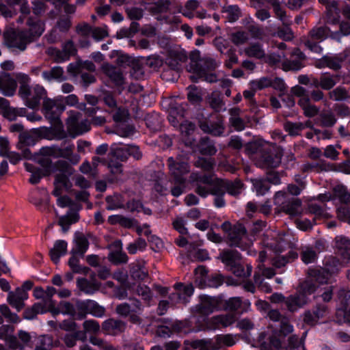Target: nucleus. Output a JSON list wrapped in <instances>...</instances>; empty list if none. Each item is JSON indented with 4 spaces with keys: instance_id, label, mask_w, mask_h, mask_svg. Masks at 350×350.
<instances>
[{
    "instance_id": "obj_1",
    "label": "nucleus",
    "mask_w": 350,
    "mask_h": 350,
    "mask_svg": "<svg viewBox=\"0 0 350 350\" xmlns=\"http://www.w3.org/2000/svg\"><path fill=\"white\" fill-rule=\"evenodd\" d=\"M338 263V260L335 258H332L329 264L326 265V268L321 269H311L309 271L310 278L307 280H312L313 284L316 286V291H319V293L323 291L321 296L324 301H329L332 297L333 288L330 285H327L324 287H321L319 284H323L328 282L331 275L338 270V268L332 267L331 264L336 266V263Z\"/></svg>"
},
{
    "instance_id": "obj_2",
    "label": "nucleus",
    "mask_w": 350,
    "mask_h": 350,
    "mask_svg": "<svg viewBox=\"0 0 350 350\" xmlns=\"http://www.w3.org/2000/svg\"><path fill=\"white\" fill-rule=\"evenodd\" d=\"M17 79L21 81V85L19 88V95L23 99L26 100V105L31 109L36 107L42 98H44L46 94L45 89L40 85H35L29 87L27 83L30 81V78L25 74H18Z\"/></svg>"
},
{
    "instance_id": "obj_3",
    "label": "nucleus",
    "mask_w": 350,
    "mask_h": 350,
    "mask_svg": "<svg viewBox=\"0 0 350 350\" xmlns=\"http://www.w3.org/2000/svg\"><path fill=\"white\" fill-rule=\"evenodd\" d=\"M316 292V286L312 280H306L300 285V289L295 295H290L285 300L288 310L294 312L303 307L308 302V295Z\"/></svg>"
},
{
    "instance_id": "obj_4",
    "label": "nucleus",
    "mask_w": 350,
    "mask_h": 350,
    "mask_svg": "<svg viewBox=\"0 0 350 350\" xmlns=\"http://www.w3.org/2000/svg\"><path fill=\"white\" fill-rule=\"evenodd\" d=\"M3 37L5 44L13 52L24 51L27 44L32 42L27 30L8 31L4 33Z\"/></svg>"
},
{
    "instance_id": "obj_5",
    "label": "nucleus",
    "mask_w": 350,
    "mask_h": 350,
    "mask_svg": "<svg viewBox=\"0 0 350 350\" xmlns=\"http://www.w3.org/2000/svg\"><path fill=\"white\" fill-rule=\"evenodd\" d=\"M275 212H284L290 216H296L301 213V202L297 198H288L284 191H278L274 196Z\"/></svg>"
},
{
    "instance_id": "obj_6",
    "label": "nucleus",
    "mask_w": 350,
    "mask_h": 350,
    "mask_svg": "<svg viewBox=\"0 0 350 350\" xmlns=\"http://www.w3.org/2000/svg\"><path fill=\"white\" fill-rule=\"evenodd\" d=\"M188 182L197 183L196 192L202 198H205L209 194H224L223 189L219 187V183L215 185L211 177L206 176H200L196 173H191L189 175Z\"/></svg>"
},
{
    "instance_id": "obj_7",
    "label": "nucleus",
    "mask_w": 350,
    "mask_h": 350,
    "mask_svg": "<svg viewBox=\"0 0 350 350\" xmlns=\"http://www.w3.org/2000/svg\"><path fill=\"white\" fill-rule=\"evenodd\" d=\"M334 195L340 202L337 208V217L350 224V193L345 187L338 185L334 188Z\"/></svg>"
},
{
    "instance_id": "obj_8",
    "label": "nucleus",
    "mask_w": 350,
    "mask_h": 350,
    "mask_svg": "<svg viewBox=\"0 0 350 350\" xmlns=\"http://www.w3.org/2000/svg\"><path fill=\"white\" fill-rule=\"evenodd\" d=\"M167 164L171 176L176 183H185L186 176L189 173V166L185 161L175 160L173 157L168 158Z\"/></svg>"
},
{
    "instance_id": "obj_9",
    "label": "nucleus",
    "mask_w": 350,
    "mask_h": 350,
    "mask_svg": "<svg viewBox=\"0 0 350 350\" xmlns=\"http://www.w3.org/2000/svg\"><path fill=\"white\" fill-rule=\"evenodd\" d=\"M228 238L232 246H236L245 250L252 244V241L247 238L246 230L242 225H237L230 228Z\"/></svg>"
},
{
    "instance_id": "obj_10",
    "label": "nucleus",
    "mask_w": 350,
    "mask_h": 350,
    "mask_svg": "<svg viewBox=\"0 0 350 350\" xmlns=\"http://www.w3.org/2000/svg\"><path fill=\"white\" fill-rule=\"evenodd\" d=\"M47 312H51L53 317L62 314V308L59 307V304L57 307H56L55 300L48 301L47 304H34L31 308L26 310L25 318L31 319L38 314H44Z\"/></svg>"
},
{
    "instance_id": "obj_11",
    "label": "nucleus",
    "mask_w": 350,
    "mask_h": 350,
    "mask_svg": "<svg viewBox=\"0 0 350 350\" xmlns=\"http://www.w3.org/2000/svg\"><path fill=\"white\" fill-rule=\"evenodd\" d=\"M282 155V151L278 148L262 152L257 159L256 165L262 168L277 167L281 163Z\"/></svg>"
},
{
    "instance_id": "obj_12",
    "label": "nucleus",
    "mask_w": 350,
    "mask_h": 350,
    "mask_svg": "<svg viewBox=\"0 0 350 350\" xmlns=\"http://www.w3.org/2000/svg\"><path fill=\"white\" fill-rule=\"evenodd\" d=\"M80 113L77 111H70L67 119L68 131L75 134L80 135L88 131L90 129V124L87 120L79 121Z\"/></svg>"
},
{
    "instance_id": "obj_13",
    "label": "nucleus",
    "mask_w": 350,
    "mask_h": 350,
    "mask_svg": "<svg viewBox=\"0 0 350 350\" xmlns=\"http://www.w3.org/2000/svg\"><path fill=\"white\" fill-rule=\"evenodd\" d=\"M176 293L170 295V299L172 304H175L179 302L186 304L188 302V298L191 297L194 291L193 286L191 284H183L178 283L174 285Z\"/></svg>"
},
{
    "instance_id": "obj_14",
    "label": "nucleus",
    "mask_w": 350,
    "mask_h": 350,
    "mask_svg": "<svg viewBox=\"0 0 350 350\" xmlns=\"http://www.w3.org/2000/svg\"><path fill=\"white\" fill-rule=\"evenodd\" d=\"M217 306V300L207 295L200 296V303L195 306L192 312L193 314L207 316L212 313Z\"/></svg>"
},
{
    "instance_id": "obj_15",
    "label": "nucleus",
    "mask_w": 350,
    "mask_h": 350,
    "mask_svg": "<svg viewBox=\"0 0 350 350\" xmlns=\"http://www.w3.org/2000/svg\"><path fill=\"white\" fill-rule=\"evenodd\" d=\"M111 159L109 161L108 166L113 174H119L122 172V165L119 162H115L113 158H116L121 161L125 160L128 157L127 147H114L112 148L110 152Z\"/></svg>"
},
{
    "instance_id": "obj_16",
    "label": "nucleus",
    "mask_w": 350,
    "mask_h": 350,
    "mask_svg": "<svg viewBox=\"0 0 350 350\" xmlns=\"http://www.w3.org/2000/svg\"><path fill=\"white\" fill-rule=\"evenodd\" d=\"M28 297V293L23 289L16 288L14 291H9L7 301L16 311L20 312L25 307V301Z\"/></svg>"
},
{
    "instance_id": "obj_17",
    "label": "nucleus",
    "mask_w": 350,
    "mask_h": 350,
    "mask_svg": "<svg viewBox=\"0 0 350 350\" xmlns=\"http://www.w3.org/2000/svg\"><path fill=\"white\" fill-rule=\"evenodd\" d=\"M189 72H193V75L190 76V79L193 81H197L198 79L205 81L209 83L217 81V77L215 75L211 73L206 74L204 70L200 68L195 61H191L190 64L187 67Z\"/></svg>"
},
{
    "instance_id": "obj_18",
    "label": "nucleus",
    "mask_w": 350,
    "mask_h": 350,
    "mask_svg": "<svg viewBox=\"0 0 350 350\" xmlns=\"http://www.w3.org/2000/svg\"><path fill=\"white\" fill-rule=\"evenodd\" d=\"M235 321V316L232 314L217 315L207 320L206 325L208 329H217L220 327H228Z\"/></svg>"
},
{
    "instance_id": "obj_19",
    "label": "nucleus",
    "mask_w": 350,
    "mask_h": 350,
    "mask_svg": "<svg viewBox=\"0 0 350 350\" xmlns=\"http://www.w3.org/2000/svg\"><path fill=\"white\" fill-rule=\"evenodd\" d=\"M336 247L342 257V263H350V239L342 236L337 237Z\"/></svg>"
},
{
    "instance_id": "obj_20",
    "label": "nucleus",
    "mask_w": 350,
    "mask_h": 350,
    "mask_svg": "<svg viewBox=\"0 0 350 350\" xmlns=\"http://www.w3.org/2000/svg\"><path fill=\"white\" fill-rule=\"evenodd\" d=\"M16 88V81L10 74L3 73L0 76V90L3 94L12 96L14 94Z\"/></svg>"
},
{
    "instance_id": "obj_21",
    "label": "nucleus",
    "mask_w": 350,
    "mask_h": 350,
    "mask_svg": "<svg viewBox=\"0 0 350 350\" xmlns=\"http://www.w3.org/2000/svg\"><path fill=\"white\" fill-rule=\"evenodd\" d=\"M102 70L116 85L120 86L124 84L123 74L119 68L105 63L102 65Z\"/></svg>"
},
{
    "instance_id": "obj_22",
    "label": "nucleus",
    "mask_w": 350,
    "mask_h": 350,
    "mask_svg": "<svg viewBox=\"0 0 350 350\" xmlns=\"http://www.w3.org/2000/svg\"><path fill=\"white\" fill-rule=\"evenodd\" d=\"M292 56L295 57V59L283 62L282 68L284 70H299L303 67L302 61L305 57L299 49H295L293 51Z\"/></svg>"
},
{
    "instance_id": "obj_23",
    "label": "nucleus",
    "mask_w": 350,
    "mask_h": 350,
    "mask_svg": "<svg viewBox=\"0 0 350 350\" xmlns=\"http://www.w3.org/2000/svg\"><path fill=\"white\" fill-rule=\"evenodd\" d=\"M336 321L338 323L350 325V293L342 300V306L336 311Z\"/></svg>"
},
{
    "instance_id": "obj_24",
    "label": "nucleus",
    "mask_w": 350,
    "mask_h": 350,
    "mask_svg": "<svg viewBox=\"0 0 350 350\" xmlns=\"http://www.w3.org/2000/svg\"><path fill=\"white\" fill-rule=\"evenodd\" d=\"M102 327L109 334H118L124 331L126 324L122 321L109 319L104 321Z\"/></svg>"
},
{
    "instance_id": "obj_25",
    "label": "nucleus",
    "mask_w": 350,
    "mask_h": 350,
    "mask_svg": "<svg viewBox=\"0 0 350 350\" xmlns=\"http://www.w3.org/2000/svg\"><path fill=\"white\" fill-rule=\"evenodd\" d=\"M211 350H217L226 347L233 346L236 343V338L232 334L217 335L213 342L212 340Z\"/></svg>"
},
{
    "instance_id": "obj_26",
    "label": "nucleus",
    "mask_w": 350,
    "mask_h": 350,
    "mask_svg": "<svg viewBox=\"0 0 350 350\" xmlns=\"http://www.w3.org/2000/svg\"><path fill=\"white\" fill-rule=\"evenodd\" d=\"M67 246V243L64 240H57L55 242L49 252L51 259L54 263L57 264L60 257L66 254Z\"/></svg>"
},
{
    "instance_id": "obj_27",
    "label": "nucleus",
    "mask_w": 350,
    "mask_h": 350,
    "mask_svg": "<svg viewBox=\"0 0 350 350\" xmlns=\"http://www.w3.org/2000/svg\"><path fill=\"white\" fill-rule=\"evenodd\" d=\"M75 247L71 250L72 254L83 256L89 247V242L83 234H76L74 239Z\"/></svg>"
},
{
    "instance_id": "obj_28",
    "label": "nucleus",
    "mask_w": 350,
    "mask_h": 350,
    "mask_svg": "<svg viewBox=\"0 0 350 350\" xmlns=\"http://www.w3.org/2000/svg\"><path fill=\"white\" fill-rule=\"evenodd\" d=\"M29 30L27 31L32 41L34 38L40 37L44 31V24L40 19L29 18L27 22Z\"/></svg>"
},
{
    "instance_id": "obj_29",
    "label": "nucleus",
    "mask_w": 350,
    "mask_h": 350,
    "mask_svg": "<svg viewBox=\"0 0 350 350\" xmlns=\"http://www.w3.org/2000/svg\"><path fill=\"white\" fill-rule=\"evenodd\" d=\"M219 187L223 189L224 193L225 191H227L229 194L237 196L241 193L243 184L240 180H235L234 182L221 180L219 183Z\"/></svg>"
},
{
    "instance_id": "obj_30",
    "label": "nucleus",
    "mask_w": 350,
    "mask_h": 350,
    "mask_svg": "<svg viewBox=\"0 0 350 350\" xmlns=\"http://www.w3.org/2000/svg\"><path fill=\"white\" fill-rule=\"evenodd\" d=\"M74 147L73 144L68 145L63 148L57 147V158L63 157L69 160L72 163L77 164L80 160V157L77 154H73Z\"/></svg>"
},
{
    "instance_id": "obj_31",
    "label": "nucleus",
    "mask_w": 350,
    "mask_h": 350,
    "mask_svg": "<svg viewBox=\"0 0 350 350\" xmlns=\"http://www.w3.org/2000/svg\"><path fill=\"white\" fill-rule=\"evenodd\" d=\"M340 77L337 75L324 73L320 76V88L329 90L334 88L339 82Z\"/></svg>"
},
{
    "instance_id": "obj_32",
    "label": "nucleus",
    "mask_w": 350,
    "mask_h": 350,
    "mask_svg": "<svg viewBox=\"0 0 350 350\" xmlns=\"http://www.w3.org/2000/svg\"><path fill=\"white\" fill-rule=\"evenodd\" d=\"M79 288L86 294H93L99 289L100 285L96 282L88 281L85 278H79L77 281Z\"/></svg>"
},
{
    "instance_id": "obj_33",
    "label": "nucleus",
    "mask_w": 350,
    "mask_h": 350,
    "mask_svg": "<svg viewBox=\"0 0 350 350\" xmlns=\"http://www.w3.org/2000/svg\"><path fill=\"white\" fill-rule=\"evenodd\" d=\"M298 105L304 111L306 117L312 118L318 114L319 109L310 103L309 98H304L298 100Z\"/></svg>"
},
{
    "instance_id": "obj_34",
    "label": "nucleus",
    "mask_w": 350,
    "mask_h": 350,
    "mask_svg": "<svg viewBox=\"0 0 350 350\" xmlns=\"http://www.w3.org/2000/svg\"><path fill=\"white\" fill-rule=\"evenodd\" d=\"M220 259L227 266L231 267L238 263L241 259L240 254L235 250L223 252L220 255Z\"/></svg>"
},
{
    "instance_id": "obj_35",
    "label": "nucleus",
    "mask_w": 350,
    "mask_h": 350,
    "mask_svg": "<svg viewBox=\"0 0 350 350\" xmlns=\"http://www.w3.org/2000/svg\"><path fill=\"white\" fill-rule=\"evenodd\" d=\"M131 275L133 279L144 280L148 277V270L143 262L133 264L131 269Z\"/></svg>"
},
{
    "instance_id": "obj_36",
    "label": "nucleus",
    "mask_w": 350,
    "mask_h": 350,
    "mask_svg": "<svg viewBox=\"0 0 350 350\" xmlns=\"http://www.w3.org/2000/svg\"><path fill=\"white\" fill-rule=\"evenodd\" d=\"M222 12L226 14V18L230 23L237 21L241 16V11L238 5H225L222 8Z\"/></svg>"
},
{
    "instance_id": "obj_37",
    "label": "nucleus",
    "mask_w": 350,
    "mask_h": 350,
    "mask_svg": "<svg viewBox=\"0 0 350 350\" xmlns=\"http://www.w3.org/2000/svg\"><path fill=\"white\" fill-rule=\"evenodd\" d=\"M42 75V77L47 81L55 79L58 81H62L65 80L66 78L64 75L63 68L60 66H55L49 70L44 71Z\"/></svg>"
},
{
    "instance_id": "obj_38",
    "label": "nucleus",
    "mask_w": 350,
    "mask_h": 350,
    "mask_svg": "<svg viewBox=\"0 0 350 350\" xmlns=\"http://www.w3.org/2000/svg\"><path fill=\"white\" fill-rule=\"evenodd\" d=\"M240 111V109L238 107L230 109V122L237 131H242L245 129V122L239 117Z\"/></svg>"
},
{
    "instance_id": "obj_39",
    "label": "nucleus",
    "mask_w": 350,
    "mask_h": 350,
    "mask_svg": "<svg viewBox=\"0 0 350 350\" xmlns=\"http://www.w3.org/2000/svg\"><path fill=\"white\" fill-rule=\"evenodd\" d=\"M78 220V213L75 211H70L66 215L59 217L58 224L64 231H66L71 224L76 223Z\"/></svg>"
},
{
    "instance_id": "obj_40",
    "label": "nucleus",
    "mask_w": 350,
    "mask_h": 350,
    "mask_svg": "<svg viewBox=\"0 0 350 350\" xmlns=\"http://www.w3.org/2000/svg\"><path fill=\"white\" fill-rule=\"evenodd\" d=\"M245 54L250 57L262 59L265 57V52L262 46L258 43L252 44L244 49Z\"/></svg>"
},
{
    "instance_id": "obj_41",
    "label": "nucleus",
    "mask_w": 350,
    "mask_h": 350,
    "mask_svg": "<svg viewBox=\"0 0 350 350\" xmlns=\"http://www.w3.org/2000/svg\"><path fill=\"white\" fill-rule=\"evenodd\" d=\"M56 103L54 100L46 98L43 101L42 111L45 117L49 120H55L57 118L55 113Z\"/></svg>"
},
{
    "instance_id": "obj_42",
    "label": "nucleus",
    "mask_w": 350,
    "mask_h": 350,
    "mask_svg": "<svg viewBox=\"0 0 350 350\" xmlns=\"http://www.w3.org/2000/svg\"><path fill=\"white\" fill-rule=\"evenodd\" d=\"M276 239L275 244L271 243V245L274 247L277 252H282L285 248L290 247L291 235L289 234H279Z\"/></svg>"
},
{
    "instance_id": "obj_43",
    "label": "nucleus",
    "mask_w": 350,
    "mask_h": 350,
    "mask_svg": "<svg viewBox=\"0 0 350 350\" xmlns=\"http://www.w3.org/2000/svg\"><path fill=\"white\" fill-rule=\"evenodd\" d=\"M53 346V339L47 335L40 336L37 338L34 350H51Z\"/></svg>"
},
{
    "instance_id": "obj_44",
    "label": "nucleus",
    "mask_w": 350,
    "mask_h": 350,
    "mask_svg": "<svg viewBox=\"0 0 350 350\" xmlns=\"http://www.w3.org/2000/svg\"><path fill=\"white\" fill-rule=\"evenodd\" d=\"M317 258V254L316 251L310 247H303L301 252V260L305 264L312 263L315 262Z\"/></svg>"
},
{
    "instance_id": "obj_45",
    "label": "nucleus",
    "mask_w": 350,
    "mask_h": 350,
    "mask_svg": "<svg viewBox=\"0 0 350 350\" xmlns=\"http://www.w3.org/2000/svg\"><path fill=\"white\" fill-rule=\"evenodd\" d=\"M76 309V319L82 320L85 319L87 314H90L88 299L77 301Z\"/></svg>"
},
{
    "instance_id": "obj_46",
    "label": "nucleus",
    "mask_w": 350,
    "mask_h": 350,
    "mask_svg": "<svg viewBox=\"0 0 350 350\" xmlns=\"http://www.w3.org/2000/svg\"><path fill=\"white\" fill-rule=\"evenodd\" d=\"M251 181L257 195L262 196L265 194L270 188L269 184L266 179L255 178L252 179Z\"/></svg>"
},
{
    "instance_id": "obj_47",
    "label": "nucleus",
    "mask_w": 350,
    "mask_h": 350,
    "mask_svg": "<svg viewBox=\"0 0 350 350\" xmlns=\"http://www.w3.org/2000/svg\"><path fill=\"white\" fill-rule=\"evenodd\" d=\"M107 209L108 210H116L121 208L124 206L123 200L122 196L120 195H113L111 196H107L106 198Z\"/></svg>"
},
{
    "instance_id": "obj_48",
    "label": "nucleus",
    "mask_w": 350,
    "mask_h": 350,
    "mask_svg": "<svg viewBox=\"0 0 350 350\" xmlns=\"http://www.w3.org/2000/svg\"><path fill=\"white\" fill-rule=\"evenodd\" d=\"M0 313L10 323H18L21 321L20 317L12 312L6 304L0 305Z\"/></svg>"
},
{
    "instance_id": "obj_49",
    "label": "nucleus",
    "mask_w": 350,
    "mask_h": 350,
    "mask_svg": "<svg viewBox=\"0 0 350 350\" xmlns=\"http://www.w3.org/2000/svg\"><path fill=\"white\" fill-rule=\"evenodd\" d=\"M271 85V78L263 77L258 79L252 80L250 82L251 89L254 91H258L266 88L270 87Z\"/></svg>"
},
{
    "instance_id": "obj_50",
    "label": "nucleus",
    "mask_w": 350,
    "mask_h": 350,
    "mask_svg": "<svg viewBox=\"0 0 350 350\" xmlns=\"http://www.w3.org/2000/svg\"><path fill=\"white\" fill-rule=\"evenodd\" d=\"M208 103L210 106L217 111H221L224 107V103L218 92L211 93L208 97Z\"/></svg>"
},
{
    "instance_id": "obj_51",
    "label": "nucleus",
    "mask_w": 350,
    "mask_h": 350,
    "mask_svg": "<svg viewBox=\"0 0 350 350\" xmlns=\"http://www.w3.org/2000/svg\"><path fill=\"white\" fill-rule=\"evenodd\" d=\"M329 98L335 101H340L347 98V92L342 87H338L330 91L328 94Z\"/></svg>"
},
{
    "instance_id": "obj_52",
    "label": "nucleus",
    "mask_w": 350,
    "mask_h": 350,
    "mask_svg": "<svg viewBox=\"0 0 350 350\" xmlns=\"http://www.w3.org/2000/svg\"><path fill=\"white\" fill-rule=\"evenodd\" d=\"M303 126L302 122H287L284 125L285 131L291 135H299L303 130Z\"/></svg>"
},
{
    "instance_id": "obj_53",
    "label": "nucleus",
    "mask_w": 350,
    "mask_h": 350,
    "mask_svg": "<svg viewBox=\"0 0 350 350\" xmlns=\"http://www.w3.org/2000/svg\"><path fill=\"white\" fill-rule=\"evenodd\" d=\"M183 117L184 111L183 107L180 112H178L176 108H172L170 111L168 120L174 126H176L178 124H180Z\"/></svg>"
},
{
    "instance_id": "obj_54",
    "label": "nucleus",
    "mask_w": 350,
    "mask_h": 350,
    "mask_svg": "<svg viewBox=\"0 0 350 350\" xmlns=\"http://www.w3.org/2000/svg\"><path fill=\"white\" fill-rule=\"evenodd\" d=\"M90 314L96 317H102L105 312L104 307L100 306L94 300L88 299Z\"/></svg>"
},
{
    "instance_id": "obj_55",
    "label": "nucleus",
    "mask_w": 350,
    "mask_h": 350,
    "mask_svg": "<svg viewBox=\"0 0 350 350\" xmlns=\"http://www.w3.org/2000/svg\"><path fill=\"white\" fill-rule=\"evenodd\" d=\"M59 307L62 308V314L69 315L76 319V308L69 301H62L59 302Z\"/></svg>"
},
{
    "instance_id": "obj_56",
    "label": "nucleus",
    "mask_w": 350,
    "mask_h": 350,
    "mask_svg": "<svg viewBox=\"0 0 350 350\" xmlns=\"http://www.w3.org/2000/svg\"><path fill=\"white\" fill-rule=\"evenodd\" d=\"M129 116V113L126 109L123 107H118L116 109L113 114V120L116 123H123L127 120Z\"/></svg>"
},
{
    "instance_id": "obj_57",
    "label": "nucleus",
    "mask_w": 350,
    "mask_h": 350,
    "mask_svg": "<svg viewBox=\"0 0 350 350\" xmlns=\"http://www.w3.org/2000/svg\"><path fill=\"white\" fill-rule=\"evenodd\" d=\"M146 242L142 238L137 239L135 242L130 243L127 250L131 254H135L137 251H143L146 247Z\"/></svg>"
},
{
    "instance_id": "obj_58",
    "label": "nucleus",
    "mask_w": 350,
    "mask_h": 350,
    "mask_svg": "<svg viewBox=\"0 0 350 350\" xmlns=\"http://www.w3.org/2000/svg\"><path fill=\"white\" fill-rule=\"evenodd\" d=\"M252 267L250 265H247L246 270L238 263L232 267L233 273L238 277H249L252 273Z\"/></svg>"
},
{
    "instance_id": "obj_59",
    "label": "nucleus",
    "mask_w": 350,
    "mask_h": 350,
    "mask_svg": "<svg viewBox=\"0 0 350 350\" xmlns=\"http://www.w3.org/2000/svg\"><path fill=\"white\" fill-rule=\"evenodd\" d=\"M48 53L53 56L57 62H63L69 59L68 55L64 50H59L56 48H49Z\"/></svg>"
},
{
    "instance_id": "obj_60",
    "label": "nucleus",
    "mask_w": 350,
    "mask_h": 350,
    "mask_svg": "<svg viewBox=\"0 0 350 350\" xmlns=\"http://www.w3.org/2000/svg\"><path fill=\"white\" fill-rule=\"evenodd\" d=\"M310 34L312 39L322 40L327 36L328 29L325 27L314 28L310 31Z\"/></svg>"
},
{
    "instance_id": "obj_61",
    "label": "nucleus",
    "mask_w": 350,
    "mask_h": 350,
    "mask_svg": "<svg viewBox=\"0 0 350 350\" xmlns=\"http://www.w3.org/2000/svg\"><path fill=\"white\" fill-rule=\"evenodd\" d=\"M136 293L145 301L149 302L152 298V294L150 288L146 285H139L137 287Z\"/></svg>"
},
{
    "instance_id": "obj_62",
    "label": "nucleus",
    "mask_w": 350,
    "mask_h": 350,
    "mask_svg": "<svg viewBox=\"0 0 350 350\" xmlns=\"http://www.w3.org/2000/svg\"><path fill=\"white\" fill-rule=\"evenodd\" d=\"M320 118L321 125L323 126H332L336 122V119L332 112L321 113Z\"/></svg>"
},
{
    "instance_id": "obj_63",
    "label": "nucleus",
    "mask_w": 350,
    "mask_h": 350,
    "mask_svg": "<svg viewBox=\"0 0 350 350\" xmlns=\"http://www.w3.org/2000/svg\"><path fill=\"white\" fill-rule=\"evenodd\" d=\"M248 34L245 31H237L231 36L232 41L236 45L245 43L248 40Z\"/></svg>"
},
{
    "instance_id": "obj_64",
    "label": "nucleus",
    "mask_w": 350,
    "mask_h": 350,
    "mask_svg": "<svg viewBox=\"0 0 350 350\" xmlns=\"http://www.w3.org/2000/svg\"><path fill=\"white\" fill-rule=\"evenodd\" d=\"M83 329L86 332L96 333L100 330V325L96 321L88 320L83 323Z\"/></svg>"
}]
</instances>
